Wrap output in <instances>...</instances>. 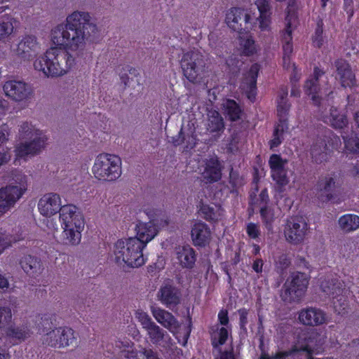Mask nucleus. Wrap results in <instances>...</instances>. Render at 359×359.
Segmentation results:
<instances>
[{
	"label": "nucleus",
	"instance_id": "f257e3e1",
	"mask_svg": "<svg viewBox=\"0 0 359 359\" xmlns=\"http://www.w3.org/2000/svg\"><path fill=\"white\" fill-rule=\"evenodd\" d=\"M88 13L75 11L69 15L65 24H60L51 30L52 47L34 62L36 70L48 77H58L66 74L74 64V57L67 51L76 50L84 44L88 29L94 32L96 25L90 22Z\"/></svg>",
	"mask_w": 359,
	"mask_h": 359
},
{
	"label": "nucleus",
	"instance_id": "f03ea898",
	"mask_svg": "<svg viewBox=\"0 0 359 359\" xmlns=\"http://www.w3.org/2000/svg\"><path fill=\"white\" fill-rule=\"evenodd\" d=\"M38 208L40 213L46 217L60 213V220L63 229L61 235L62 244L76 245L81 242L84 218L77 210L76 206L72 204L62 205L58 194L48 193L39 200Z\"/></svg>",
	"mask_w": 359,
	"mask_h": 359
},
{
	"label": "nucleus",
	"instance_id": "7ed1b4c3",
	"mask_svg": "<svg viewBox=\"0 0 359 359\" xmlns=\"http://www.w3.org/2000/svg\"><path fill=\"white\" fill-rule=\"evenodd\" d=\"M144 248V243L137 238L119 239L114 245L115 260L118 264L124 263L133 268L140 267L146 261L142 252Z\"/></svg>",
	"mask_w": 359,
	"mask_h": 359
},
{
	"label": "nucleus",
	"instance_id": "20e7f679",
	"mask_svg": "<svg viewBox=\"0 0 359 359\" xmlns=\"http://www.w3.org/2000/svg\"><path fill=\"white\" fill-rule=\"evenodd\" d=\"M95 179L102 182H114L122 174V162L119 156L108 153L97 156L92 167Z\"/></svg>",
	"mask_w": 359,
	"mask_h": 359
},
{
	"label": "nucleus",
	"instance_id": "39448f33",
	"mask_svg": "<svg viewBox=\"0 0 359 359\" xmlns=\"http://www.w3.org/2000/svg\"><path fill=\"white\" fill-rule=\"evenodd\" d=\"M326 337L314 329H302L297 333L292 351L295 353L304 351L309 354L323 351Z\"/></svg>",
	"mask_w": 359,
	"mask_h": 359
},
{
	"label": "nucleus",
	"instance_id": "423d86ee",
	"mask_svg": "<svg viewBox=\"0 0 359 359\" xmlns=\"http://www.w3.org/2000/svg\"><path fill=\"white\" fill-rule=\"evenodd\" d=\"M309 279L304 273L292 272L283 284L280 297L284 302H298L307 289Z\"/></svg>",
	"mask_w": 359,
	"mask_h": 359
},
{
	"label": "nucleus",
	"instance_id": "0eeeda50",
	"mask_svg": "<svg viewBox=\"0 0 359 359\" xmlns=\"http://www.w3.org/2000/svg\"><path fill=\"white\" fill-rule=\"evenodd\" d=\"M341 145L339 137L331 132L323 138H318L311 147L310 154L312 161L316 164L327 162L332 156L333 151Z\"/></svg>",
	"mask_w": 359,
	"mask_h": 359
},
{
	"label": "nucleus",
	"instance_id": "6e6552de",
	"mask_svg": "<svg viewBox=\"0 0 359 359\" xmlns=\"http://www.w3.org/2000/svg\"><path fill=\"white\" fill-rule=\"evenodd\" d=\"M184 76L194 83L199 81L205 72V62L198 51H189L182 55L180 62Z\"/></svg>",
	"mask_w": 359,
	"mask_h": 359
},
{
	"label": "nucleus",
	"instance_id": "1a4fd4ad",
	"mask_svg": "<svg viewBox=\"0 0 359 359\" xmlns=\"http://www.w3.org/2000/svg\"><path fill=\"white\" fill-rule=\"evenodd\" d=\"M36 137L29 142L19 143L14 149L15 165H20L21 161L26 162L32 156L38 155L45 148L48 138L42 131H36Z\"/></svg>",
	"mask_w": 359,
	"mask_h": 359
},
{
	"label": "nucleus",
	"instance_id": "9d476101",
	"mask_svg": "<svg viewBox=\"0 0 359 359\" xmlns=\"http://www.w3.org/2000/svg\"><path fill=\"white\" fill-rule=\"evenodd\" d=\"M298 8L297 0H289L285 10V28L282 35L283 62L286 66V60L290 61V56L293 51L292 25L298 20Z\"/></svg>",
	"mask_w": 359,
	"mask_h": 359
},
{
	"label": "nucleus",
	"instance_id": "9b49d317",
	"mask_svg": "<svg viewBox=\"0 0 359 359\" xmlns=\"http://www.w3.org/2000/svg\"><path fill=\"white\" fill-rule=\"evenodd\" d=\"M225 21L234 32L243 34V31L249 32L255 27V22L250 12L247 9L233 7L226 14Z\"/></svg>",
	"mask_w": 359,
	"mask_h": 359
},
{
	"label": "nucleus",
	"instance_id": "f8f14e48",
	"mask_svg": "<svg viewBox=\"0 0 359 359\" xmlns=\"http://www.w3.org/2000/svg\"><path fill=\"white\" fill-rule=\"evenodd\" d=\"M316 189L319 200L327 203L339 196L341 183L337 175L333 172L321 177L317 182Z\"/></svg>",
	"mask_w": 359,
	"mask_h": 359
},
{
	"label": "nucleus",
	"instance_id": "ddd939ff",
	"mask_svg": "<svg viewBox=\"0 0 359 359\" xmlns=\"http://www.w3.org/2000/svg\"><path fill=\"white\" fill-rule=\"evenodd\" d=\"M322 290L329 297L332 298V304L334 311L337 314L343 316L348 313L349 304L347 297L342 295L344 289L337 279H332L331 281L323 282Z\"/></svg>",
	"mask_w": 359,
	"mask_h": 359
},
{
	"label": "nucleus",
	"instance_id": "4468645a",
	"mask_svg": "<svg viewBox=\"0 0 359 359\" xmlns=\"http://www.w3.org/2000/svg\"><path fill=\"white\" fill-rule=\"evenodd\" d=\"M309 225L302 217L294 216L287 221L284 233L286 240L292 244H299L305 238Z\"/></svg>",
	"mask_w": 359,
	"mask_h": 359
},
{
	"label": "nucleus",
	"instance_id": "2eb2a0df",
	"mask_svg": "<svg viewBox=\"0 0 359 359\" xmlns=\"http://www.w3.org/2000/svg\"><path fill=\"white\" fill-rule=\"evenodd\" d=\"M26 189V186L22 183L9 184L0 188V216L15 204Z\"/></svg>",
	"mask_w": 359,
	"mask_h": 359
},
{
	"label": "nucleus",
	"instance_id": "dca6fc26",
	"mask_svg": "<svg viewBox=\"0 0 359 359\" xmlns=\"http://www.w3.org/2000/svg\"><path fill=\"white\" fill-rule=\"evenodd\" d=\"M76 339L73 329L69 327H60L47 334L46 342L51 347L61 348L72 344Z\"/></svg>",
	"mask_w": 359,
	"mask_h": 359
},
{
	"label": "nucleus",
	"instance_id": "f3484780",
	"mask_svg": "<svg viewBox=\"0 0 359 359\" xmlns=\"http://www.w3.org/2000/svg\"><path fill=\"white\" fill-rule=\"evenodd\" d=\"M287 163V159H283L280 154H271L269 159L271 178L280 189L289 183L287 170L285 168Z\"/></svg>",
	"mask_w": 359,
	"mask_h": 359
},
{
	"label": "nucleus",
	"instance_id": "a211bd4d",
	"mask_svg": "<svg viewBox=\"0 0 359 359\" xmlns=\"http://www.w3.org/2000/svg\"><path fill=\"white\" fill-rule=\"evenodd\" d=\"M3 90L6 97L16 102L25 100L32 94L31 88L22 81H7L3 86Z\"/></svg>",
	"mask_w": 359,
	"mask_h": 359
},
{
	"label": "nucleus",
	"instance_id": "6ab92c4d",
	"mask_svg": "<svg viewBox=\"0 0 359 359\" xmlns=\"http://www.w3.org/2000/svg\"><path fill=\"white\" fill-rule=\"evenodd\" d=\"M298 320L300 323L307 326H318L327 323V316L322 309L309 306L299 312Z\"/></svg>",
	"mask_w": 359,
	"mask_h": 359
},
{
	"label": "nucleus",
	"instance_id": "aec40b11",
	"mask_svg": "<svg viewBox=\"0 0 359 359\" xmlns=\"http://www.w3.org/2000/svg\"><path fill=\"white\" fill-rule=\"evenodd\" d=\"M32 334L27 324L10 325L5 329V337L12 346L20 344L29 339Z\"/></svg>",
	"mask_w": 359,
	"mask_h": 359
},
{
	"label": "nucleus",
	"instance_id": "412c9836",
	"mask_svg": "<svg viewBox=\"0 0 359 359\" xmlns=\"http://www.w3.org/2000/svg\"><path fill=\"white\" fill-rule=\"evenodd\" d=\"M260 71V65L258 63L252 64L249 70L245 74L242 83L243 89L248 100L255 102L257 95V81Z\"/></svg>",
	"mask_w": 359,
	"mask_h": 359
},
{
	"label": "nucleus",
	"instance_id": "4be33fe9",
	"mask_svg": "<svg viewBox=\"0 0 359 359\" xmlns=\"http://www.w3.org/2000/svg\"><path fill=\"white\" fill-rule=\"evenodd\" d=\"M325 74V72L323 69L314 67L311 77L306 81L304 86L305 93L311 96V100L316 106H319L320 104V97L318 95L320 89L319 79Z\"/></svg>",
	"mask_w": 359,
	"mask_h": 359
},
{
	"label": "nucleus",
	"instance_id": "5701e85b",
	"mask_svg": "<svg viewBox=\"0 0 359 359\" xmlns=\"http://www.w3.org/2000/svg\"><path fill=\"white\" fill-rule=\"evenodd\" d=\"M337 76L344 88H351L355 85V76L350 64L344 59H337L334 62Z\"/></svg>",
	"mask_w": 359,
	"mask_h": 359
},
{
	"label": "nucleus",
	"instance_id": "b1692460",
	"mask_svg": "<svg viewBox=\"0 0 359 359\" xmlns=\"http://www.w3.org/2000/svg\"><path fill=\"white\" fill-rule=\"evenodd\" d=\"M39 49L36 37L33 35H26L18 43L17 50L21 57L29 60L36 56Z\"/></svg>",
	"mask_w": 359,
	"mask_h": 359
},
{
	"label": "nucleus",
	"instance_id": "393cba45",
	"mask_svg": "<svg viewBox=\"0 0 359 359\" xmlns=\"http://www.w3.org/2000/svg\"><path fill=\"white\" fill-rule=\"evenodd\" d=\"M191 237L195 246L205 247L211 238L210 227L205 222H196L191 229Z\"/></svg>",
	"mask_w": 359,
	"mask_h": 359
},
{
	"label": "nucleus",
	"instance_id": "a878e982",
	"mask_svg": "<svg viewBox=\"0 0 359 359\" xmlns=\"http://www.w3.org/2000/svg\"><path fill=\"white\" fill-rule=\"evenodd\" d=\"M203 177L207 183L217 182L222 178V165L217 157L210 158L205 163Z\"/></svg>",
	"mask_w": 359,
	"mask_h": 359
},
{
	"label": "nucleus",
	"instance_id": "bb28decb",
	"mask_svg": "<svg viewBox=\"0 0 359 359\" xmlns=\"http://www.w3.org/2000/svg\"><path fill=\"white\" fill-rule=\"evenodd\" d=\"M158 294L160 301L167 307L175 306L180 302V292L171 285L162 286Z\"/></svg>",
	"mask_w": 359,
	"mask_h": 359
},
{
	"label": "nucleus",
	"instance_id": "cd10ccee",
	"mask_svg": "<svg viewBox=\"0 0 359 359\" xmlns=\"http://www.w3.org/2000/svg\"><path fill=\"white\" fill-rule=\"evenodd\" d=\"M20 264L22 270L29 276L36 277L43 271V265L40 258L27 255L20 260Z\"/></svg>",
	"mask_w": 359,
	"mask_h": 359
},
{
	"label": "nucleus",
	"instance_id": "c85d7f7f",
	"mask_svg": "<svg viewBox=\"0 0 359 359\" xmlns=\"http://www.w3.org/2000/svg\"><path fill=\"white\" fill-rule=\"evenodd\" d=\"M135 230L137 236L134 238L144 243V248L158 233L156 226L151 221L149 222H138Z\"/></svg>",
	"mask_w": 359,
	"mask_h": 359
},
{
	"label": "nucleus",
	"instance_id": "c756f323",
	"mask_svg": "<svg viewBox=\"0 0 359 359\" xmlns=\"http://www.w3.org/2000/svg\"><path fill=\"white\" fill-rule=\"evenodd\" d=\"M206 128L211 134L220 135L224 132V119L218 111L210 110L208 111Z\"/></svg>",
	"mask_w": 359,
	"mask_h": 359
},
{
	"label": "nucleus",
	"instance_id": "7c9ffc66",
	"mask_svg": "<svg viewBox=\"0 0 359 359\" xmlns=\"http://www.w3.org/2000/svg\"><path fill=\"white\" fill-rule=\"evenodd\" d=\"M152 314L158 323L168 330L178 327V322L175 316L164 309H155L152 311Z\"/></svg>",
	"mask_w": 359,
	"mask_h": 359
},
{
	"label": "nucleus",
	"instance_id": "2f4dec72",
	"mask_svg": "<svg viewBox=\"0 0 359 359\" xmlns=\"http://www.w3.org/2000/svg\"><path fill=\"white\" fill-rule=\"evenodd\" d=\"M211 345L215 349L220 348L221 346L226 344L229 336L231 334L227 327L215 326L210 331Z\"/></svg>",
	"mask_w": 359,
	"mask_h": 359
},
{
	"label": "nucleus",
	"instance_id": "473e14b6",
	"mask_svg": "<svg viewBox=\"0 0 359 359\" xmlns=\"http://www.w3.org/2000/svg\"><path fill=\"white\" fill-rule=\"evenodd\" d=\"M243 34H239V45L242 55L251 56L257 53V46L253 37L250 34V31H243Z\"/></svg>",
	"mask_w": 359,
	"mask_h": 359
},
{
	"label": "nucleus",
	"instance_id": "72a5a7b5",
	"mask_svg": "<svg viewBox=\"0 0 359 359\" xmlns=\"http://www.w3.org/2000/svg\"><path fill=\"white\" fill-rule=\"evenodd\" d=\"M177 259L183 267L191 269L196 262V252L189 245L183 246L177 252Z\"/></svg>",
	"mask_w": 359,
	"mask_h": 359
},
{
	"label": "nucleus",
	"instance_id": "f704fd0d",
	"mask_svg": "<svg viewBox=\"0 0 359 359\" xmlns=\"http://www.w3.org/2000/svg\"><path fill=\"white\" fill-rule=\"evenodd\" d=\"M338 223L344 231H354L359 229V216L355 214H345L339 218Z\"/></svg>",
	"mask_w": 359,
	"mask_h": 359
},
{
	"label": "nucleus",
	"instance_id": "c9c22d12",
	"mask_svg": "<svg viewBox=\"0 0 359 359\" xmlns=\"http://www.w3.org/2000/svg\"><path fill=\"white\" fill-rule=\"evenodd\" d=\"M116 346H118L121 350V356L127 359H140V356L142 355V350L138 351L134 347V343L129 340L118 341Z\"/></svg>",
	"mask_w": 359,
	"mask_h": 359
},
{
	"label": "nucleus",
	"instance_id": "e433bc0d",
	"mask_svg": "<svg viewBox=\"0 0 359 359\" xmlns=\"http://www.w3.org/2000/svg\"><path fill=\"white\" fill-rule=\"evenodd\" d=\"M225 114L231 121H237L241 119L243 109L234 100L227 99L224 104Z\"/></svg>",
	"mask_w": 359,
	"mask_h": 359
},
{
	"label": "nucleus",
	"instance_id": "4c0bfd02",
	"mask_svg": "<svg viewBox=\"0 0 359 359\" xmlns=\"http://www.w3.org/2000/svg\"><path fill=\"white\" fill-rule=\"evenodd\" d=\"M19 22L11 15H6L0 20V39H5L11 35L14 29V27Z\"/></svg>",
	"mask_w": 359,
	"mask_h": 359
},
{
	"label": "nucleus",
	"instance_id": "58836bf2",
	"mask_svg": "<svg viewBox=\"0 0 359 359\" xmlns=\"http://www.w3.org/2000/svg\"><path fill=\"white\" fill-rule=\"evenodd\" d=\"M287 90H283L279 95L277 104L278 118H288V114L290 109V104L287 100Z\"/></svg>",
	"mask_w": 359,
	"mask_h": 359
},
{
	"label": "nucleus",
	"instance_id": "ea45409f",
	"mask_svg": "<svg viewBox=\"0 0 359 359\" xmlns=\"http://www.w3.org/2000/svg\"><path fill=\"white\" fill-rule=\"evenodd\" d=\"M330 121L331 126L335 129H342L348 124L346 116L344 114L339 113L337 109L334 107L330 109Z\"/></svg>",
	"mask_w": 359,
	"mask_h": 359
},
{
	"label": "nucleus",
	"instance_id": "a19ab883",
	"mask_svg": "<svg viewBox=\"0 0 359 359\" xmlns=\"http://www.w3.org/2000/svg\"><path fill=\"white\" fill-rule=\"evenodd\" d=\"M259 213L262 221L265 225L266 228L269 230L271 229L273 223L275 219L273 209L269 205H263L260 208Z\"/></svg>",
	"mask_w": 359,
	"mask_h": 359
},
{
	"label": "nucleus",
	"instance_id": "79ce46f5",
	"mask_svg": "<svg viewBox=\"0 0 359 359\" xmlns=\"http://www.w3.org/2000/svg\"><path fill=\"white\" fill-rule=\"evenodd\" d=\"M198 214L203 219L209 222H215L218 219L215 208L203 203L200 205Z\"/></svg>",
	"mask_w": 359,
	"mask_h": 359
},
{
	"label": "nucleus",
	"instance_id": "37998d69",
	"mask_svg": "<svg viewBox=\"0 0 359 359\" xmlns=\"http://www.w3.org/2000/svg\"><path fill=\"white\" fill-rule=\"evenodd\" d=\"M147 334L149 337L151 341L154 344H158L165 336V332L156 323L149 327L147 330Z\"/></svg>",
	"mask_w": 359,
	"mask_h": 359
},
{
	"label": "nucleus",
	"instance_id": "c03bdc74",
	"mask_svg": "<svg viewBox=\"0 0 359 359\" xmlns=\"http://www.w3.org/2000/svg\"><path fill=\"white\" fill-rule=\"evenodd\" d=\"M323 27L324 22L322 18H319L316 22V27L312 36L313 44L316 48H321L323 44Z\"/></svg>",
	"mask_w": 359,
	"mask_h": 359
},
{
	"label": "nucleus",
	"instance_id": "a18cd8bd",
	"mask_svg": "<svg viewBox=\"0 0 359 359\" xmlns=\"http://www.w3.org/2000/svg\"><path fill=\"white\" fill-rule=\"evenodd\" d=\"M128 73L131 76V79H133V78H136L140 75V73L137 69L128 65L123 67L122 71L120 73V79L125 86H128L129 83L130 77Z\"/></svg>",
	"mask_w": 359,
	"mask_h": 359
},
{
	"label": "nucleus",
	"instance_id": "49530a36",
	"mask_svg": "<svg viewBox=\"0 0 359 359\" xmlns=\"http://www.w3.org/2000/svg\"><path fill=\"white\" fill-rule=\"evenodd\" d=\"M345 149L350 153H359V137L356 135L343 136Z\"/></svg>",
	"mask_w": 359,
	"mask_h": 359
},
{
	"label": "nucleus",
	"instance_id": "de8ad7c7",
	"mask_svg": "<svg viewBox=\"0 0 359 359\" xmlns=\"http://www.w3.org/2000/svg\"><path fill=\"white\" fill-rule=\"evenodd\" d=\"M291 264L290 259L286 255H281L278 257L275 263L276 271L280 276H283Z\"/></svg>",
	"mask_w": 359,
	"mask_h": 359
},
{
	"label": "nucleus",
	"instance_id": "09e8293b",
	"mask_svg": "<svg viewBox=\"0 0 359 359\" xmlns=\"http://www.w3.org/2000/svg\"><path fill=\"white\" fill-rule=\"evenodd\" d=\"M39 130L38 129L34 128L30 123L28 122H24L21 124L19 133L22 138H30L34 139L36 137V131Z\"/></svg>",
	"mask_w": 359,
	"mask_h": 359
},
{
	"label": "nucleus",
	"instance_id": "8fccbe9b",
	"mask_svg": "<svg viewBox=\"0 0 359 359\" xmlns=\"http://www.w3.org/2000/svg\"><path fill=\"white\" fill-rule=\"evenodd\" d=\"M284 134L285 133L281 131H279L278 128H274L273 131V138L269 142L271 149H274V148L279 147L282 144L284 140Z\"/></svg>",
	"mask_w": 359,
	"mask_h": 359
},
{
	"label": "nucleus",
	"instance_id": "3c124183",
	"mask_svg": "<svg viewBox=\"0 0 359 359\" xmlns=\"http://www.w3.org/2000/svg\"><path fill=\"white\" fill-rule=\"evenodd\" d=\"M246 233L248 237L253 240H257L261 235V231L258 224L249 222L246 225Z\"/></svg>",
	"mask_w": 359,
	"mask_h": 359
},
{
	"label": "nucleus",
	"instance_id": "603ef678",
	"mask_svg": "<svg viewBox=\"0 0 359 359\" xmlns=\"http://www.w3.org/2000/svg\"><path fill=\"white\" fill-rule=\"evenodd\" d=\"M12 318L11 310L8 307L0 306V328L4 327Z\"/></svg>",
	"mask_w": 359,
	"mask_h": 359
},
{
	"label": "nucleus",
	"instance_id": "864d4df0",
	"mask_svg": "<svg viewBox=\"0 0 359 359\" xmlns=\"http://www.w3.org/2000/svg\"><path fill=\"white\" fill-rule=\"evenodd\" d=\"M272 14L259 15L256 19L259 22V27L262 31H268L271 23Z\"/></svg>",
	"mask_w": 359,
	"mask_h": 359
},
{
	"label": "nucleus",
	"instance_id": "5fc2aeb1",
	"mask_svg": "<svg viewBox=\"0 0 359 359\" xmlns=\"http://www.w3.org/2000/svg\"><path fill=\"white\" fill-rule=\"evenodd\" d=\"M259 15L272 14L271 6L269 0H256L255 2Z\"/></svg>",
	"mask_w": 359,
	"mask_h": 359
},
{
	"label": "nucleus",
	"instance_id": "6e6d98bb",
	"mask_svg": "<svg viewBox=\"0 0 359 359\" xmlns=\"http://www.w3.org/2000/svg\"><path fill=\"white\" fill-rule=\"evenodd\" d=\"M238 313L239 314V326L241 330L243 332H247L246 325L248 323V310L242 308L238 310Z\"/></svg>",
	"mask_w": 359,
	"mask_h": 359
},
{
	"label": "nucleus",
	"instance_id": "4d7b16f0",
	"mask_svg": "<svg viewBox=\"0 0 359 359\" xmlns=\"http://www.w3.org/2000/svg\"><path fill=\"white\" fill-rule=\"evenodd\" d=\"M343 9L347 15L348 21H351L354 15L353 0H343Z\"/></svg>",
	"mask_w": 359,
	"mask_h": 359
},
{
	"label": "nucleus",
	"instance_id": "13d9d810",
	"mask_svg": "<svg viewBox=\"0 0 359 359\" xmlns=\"http://www.w3.org/2000/svg\"><path fill=\"white\" fill-rule=\"evenodd\" d=\"M138 318L145 330L155 323L146 313H140Z\"/></svg>",
	"mask_w": 359,
	"mask_h": 359
},
{
	"label": "nucleus",
	"instance_id": "bf43d9fd",
	"mask_svg": "<svg viewBox=\"0 0 359 359\" xmlns=\"http://www.w3.org/2000/svg\"><path fill=\"white\" fill-rule=\"evenodd\" d=\"M11 245V240L4 233H0V255Z\"/></svg>",
	"mask_w": 359,
	"mask_h": 359
},
{
	"label": "nucleus",
	"instance_id": "052dcab7",
	"mask_svg": "<svg viewBox=\"0 0 359 359\" xmlns=\"http://www.w3.org/2000/svg\"><path fill=\"white\" fill-rule=\"evenodd\" d=\"M218 321L222 327L227 326L229 324V318L228 311L226 309H222L218 313Z\"/></svg>",
	"mask_w": 359,
	"mask_h": 359
},
{
	"label": "nucleus",
	"instance_id": "680f3d73",
	"mask_svg": "<svg viewBox=\"0 0 359 359\" xmlns=\"http://www.w3.org/2000/svg\"><path fill=\"white\" fill-rule=\"evenodd\" d=\"M274 128H278L279 131L285 133L289 129L288 118H278V121L274 125Z\"/></svg>",
	"mask_w": 359,
	"mask_h": 359
},
{
	"label": "nucleus",
	"instance_id": "e2e57ef3",
	"mask_svg": "<svg viewBox=\"0 0 359 359\" xmlns=\"http://www.w3.org/2000/svg\"><path fill=\"white\" fill-rule=\"evenodd\" d=\"M142 353L145 359H161L158 353L151 348H142Z\"/></svg>",
	"mask_w": 359,
	"mask_h": 359
},
{
	"label": "nucleus",
	"instance_id": "0e129e2a",
	"mask_svg": "<svg viewBox=\"0 0 359 359\" xmlns=\"http://www.w3.org/2000/svg\"><path fill=\"white\" fill-rule=\"evenodd\" d=\"M258 201L261 204H263V205H268L269 203V196L266 188H264L261 191L259 194Z\"/></svg>",
	"mask_w": 359,
	"mask_h": 359
},
{
	"label": "nucleus",
	"instance_id": "69168bd1",
	"mask_svg": "<svg viewBox=\"0 0 359 359\" xmlns=\"http://www.w3.org/2000/svg\"><path fill=\"white\" fill-rule=\"evenodd\" d=\"M264 261L262 258H257L253 261L252 268L257 273H262L263 271Z\"/></svg>",
	"mask_w": 359,
	"mask_h": 359
},
{
	"label": "nucleus",
	"instance_id": "338daca9",
	"mask_svg": "<svg viewBox=\"0 0 359 359\" xmlns=\"http://www.w3.org/2000/svg\"><path fill=\"white\" fill-rule=\"evenodd\" d=\"M295 353L292 351V348H291L289 351H278L274 355H273L271 359H285V358L294 354Z\"/></svg>",
	"mask_w": 359,
	"mask_h": 359
},
{
	"label": "nucleus",
	"instance_id": "774afa93",
	"mask_svg": "<svg viewBox=\"0 0 359 359\" xmlns=\"http://www.w3.org/2000/svg\"><path fill=\"white\" fill-rule=\"evenodd\" d=\"M184 141V135L182 132V129L181 128L178 133V135L175 137H172V143L175 146H178L182 144Z\"/></svg>",
	"mask_w": 359,
	"mask_h": 359
}]
</instances>
